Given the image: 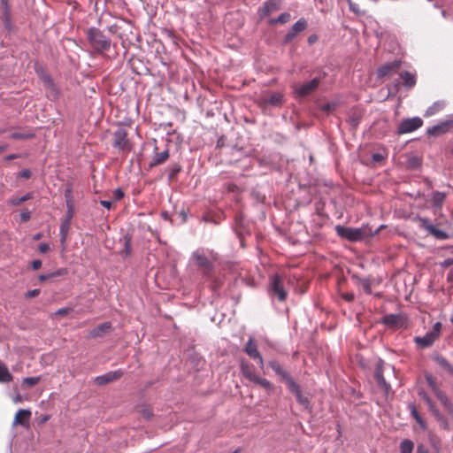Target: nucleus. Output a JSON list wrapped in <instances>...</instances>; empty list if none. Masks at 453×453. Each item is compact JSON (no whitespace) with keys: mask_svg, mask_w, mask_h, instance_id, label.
I'll list each match as a JSON object with an SVG mask.
<instances>
[{"mask_svg":"<svg viewBox=\"0 0 453 453\" xmlns=\"http://www.w3.org/2000/svg\"><path fill=\"white\" fill-rule=\"evenodd\" d=\"M453 265V257H449V258H446L444 259L441 263V265L442 267H449L450 265Z\"/></svg>","mask_w":453,"mask_h":453,"instance_id":"bf43d9fd","label":"nucleus"},{"mask_svg":"<svg viewBox=\"0 0 453 453\" xmlns=\"http://www.w3.org/2000/svg\"><path fill=\"white\" fill-rule=\"evenodd\" d=\"M65 204L68 205V204H74V199H73V193H72V188H67L65 191Z\"/></svg>","mask_w":453,"mask_h":453,"instance_id":"a18cd8bd","label":"nucleus"},{"mask_svg":"<svg viewBox=\"0 0 453 453\" xmlns=\"http://www.w3.org/2000/svg\"><path fill=\"white\" fill-rule=\"evenodd\" d=\"M418 220L419 226L425 229L434 239L441 241L449 239V235L445 231L437 228L427 218L419 217Z\"/></svg>","mask_w":453,"mask_h":453,"instance_id":"1a4fd4ad","label":"nucleus"},{"mask_svg":"<svg viewBox=\"0 0 453 453\" xmlns=\"http://www.w3.org/2000/svg\"><path fill=\"white\" fill-rule=\"evenodd\" d=\"M320 83L319 78H313L308 82H304L295 88L296 96L304 97L315 91Z\"/></svg>","mask_w":453,"mask_h":453,"instance_id":"ddd939ff","label":"nucleus"},{"mask_svg":"<svg viewBox=\"0 0 453 453\" xmlns=\"http://www.w3.org/2000/svg\"><path fill=\"white\" fill-rule=\"evenodd\" d=\"M446 198V194L440 191H434L432 194V203L433 206L435 209H441L442 206V203Z\"/></svg>","mask_w":453,"mask_h":453,"instance_id":"c85d7f7f","label":"nucleus"},{"mask_svg":"<svg viewBox=\"0 0 453 453\" xmlns=\"http://www.w3.org/2000/svg\"><path fill=\"white\" fill-rule=\"evenodd\" d=\"M113 146L119 150H127L128 147V139L127 131L120 127L114 132Z\"/></svg>","mask_w":453,"mask_h":453,"instance_id":"4468645a","label":"nucleus"},{"mask_svg":"<svg viewBox=\"0 0 453 453\" xmlns=\"http://www.w3.org/2000/svg\"><path fill=\"white\" fill-rule=\"evenodd\" d=\"M283 380L287 383L289 391L292 392L294 395H296L301 391L299 385L293 380V378L290 375L286 377Z\"/></svg>","mask_w":453,"mask_h":453,"instance_id":"72a5a7b5","label":"nucleus"},{"mask_svg":"<svg viewBox=\"0 0 453 453\" xmlns=\"http://www.w3.org/2000/svg\"><path fill=\"white\" fill-rule=\"evenodd\" d=\"M18 176L23 179H28L31 176V171L29 169H23L18 173Z\"/></svg>","mask_w":453,"mask_h":453,"instance_id":"603ef678","label":"nucleus"},{"mask_svg":"<svg viewBox=\"0 0 453 453\" xmlns=\"http://www.w3.org/2000/svg\"><path fill=\"white\" fill-rule=\"evenodd\" d=\"M434 361L444 370H446L449 373L453 375V365H451L449 361L442 356L437 355L434 357Z\"/></svg>","mask_w":453,"mask_h":453,"instance_id":"c756f323","label":"nucleus"},{"mask_svg":"<svg viewBox=\"0 0 453 453\" xmlns=\"http://www.w3.org/2000/svg\"><path fill=\"white\" fill-rule=\"evenodd\" d=\"M337 104L335 102H329L320 106L321 111L326 113H331L335 110Z\"/></svg>","mask_w":453,"mask_h":453,"instance_id":"c03bdc74","label":"nucleus"},{"mask_svg":"<svg viewBox=\"0 0 453 453\" xmlns=\"http://www.w3.org/2000/svg\"><path fill=\"white\" fill-rule=\"evenodd\" d=\"M409 409L411 411V416L414 418V419L417 421V423L423 428H425V421L421 418V416L418 414L414 403H409Z\"/></svg>","mask_w":453,"mask_h":453,"instance_id":"c9c22d12","label":"nucleus"},{"mask_svg":"<svg viewBox=\"0 0 453 453\" xmlns=\"http://www.w3.org/2000/svg\"><path fill=\"white\" fill-rule=\"evenodd\" d=\"M335 231L341 238L346 239L349 242H360L366 237L375 235L379 232V229L372 231L368 226L354 228L337 225L335 226Z\"/></svg>","mask_w":453,"mask_h":453,"instance_id":"f257e3e1","label":"nucleus"},{"mask_svg":"<svg viewBox=\"0 0 453 453\" xmlns=\"http://www.w3.org/2000/svg\"><path fill=\"white\" fill-rule=\"evenodd\" d=\"M120 254L125 257H128L131 254V238L127 235L124 237V249L120 251Z\"/></svg>","mask_w":453,"mask_h":453,"instance_id":"a19ab883","label":"nucleus"},{"mask_svg":"<svg viewBox=\"0 0 453 453\" xmlns=\"http://www.w3.org/2000/svg\"><path fill=\"white\" fill-rule=\"evenodd\" d=\"M191 258L203 275H209L213 269V263L217 260V254L212 250L198 249L192 253Z\"/></svg>","mask_w":453,"mask_h":453,"instance_id":"7ed1b4c3","label":"nucleus"},{"mask_svg":"<svg viewBox=\"0 0 453 453\" xmlns=\"http://www.w3.org/2000/svg\"><path fill=\"white\" fill-rule=\"evenodd\" d=\"M244 351L250 358L257 357L258 354H260V352L257 350V346L253 337H250L248 340L244 348Z\"/></svg>","mask_w":453,"mask_h":453,"instance_id":"393cba45","label":"nucleus"},{"mask_svg":"<svg viewBox=\"0 0 453 453\" xmlns=\"http://www.w3.org/2000/svg\"><path fill=\"white\" fill-rule=\"evenodd\" d=\"M349 122L351 123V125L353 127H356L359 123V119H358V117H354V116L350 117Z\"/></svg>","mask_w":453,"mask_h":453,"instance_id":"774afa93","label":"nucleus"},{"mask_svg":"<svg viewBox=\"0 0 453 453\" xmlns=\"http://www.w3.org/2000/svg\"><path fill=\"white\" fill-rule=\"evenodd\" d=\"M374 377L378 386L384 391L386 395H388L391 389V386L388 383L383 375V368L380 364H379L375 369Z\"/></svg>","mask_w":453,"mask_h":453,"instance_id":"a211bd4d","label":"nucleus"},{"mask_svg":"<svg viewBox=\"0 0 453 453\" xmlns=\"http://www.w3.org/2000/svg\"><path fill=\"white\" fill-rule=\"evenodd\" d=\"M342 298L348 302H352L355 298V295L353 293H345L342 295Z\"/></svg>","mask_w":453,"mask_h":453,"instance_id":"680f3d73","label":"nucleus"},{"mask_svg":"<svg viewBox=\"0 0 453 453\" xmlns=\"http://www.w3.org/2000/svg\"><path fill=\"white\" fill-rule=\"evenodd\" d=\"M70 226H71V222H69L67 220H62L60 227H59V235H60V243L63 248L65 247Z\"/></svg>","mask_w":453,"mask_h":453,"instance_id":"bb28decb","label":"nucleus"},{"mask_svg":"<svg viewBox=\"0 0 453 453\" xmlns=\"http://www.w3.org/2000/svg\"><path fill=\"white\" fill-rule=\"evenodd\" d=\"M12 380V375L6 365L0 364V382H10Z\"/></svg>","mask_w":453,"mask_h":453,"instance_id":"473e14b6","label":"nucleus"},{"mask_svg":"<svg viewBox=\"0 0 453 453\" xmlns=\"http://www.w3.org/2000/svg\"><path fill=\"white\" fill-rule=\"evenodd\" d=\"M74 212H75L74 204L66 205V211H65V218L63 219V220H67L69 222H72V219L74 216Z\"/></svg>","mask_w":453,"mask_h":453,"instance_id":"79ce46f5","label":"nucleus"},{"mask_svg":"<svg viewBox=\"0 0 453 453\" xmlns=\"http://www.w3.org/2000/svg\"><path fill=\"white\" fill-rule=\"evenodd\" d=\"M241 371L243 376L250 380V381H253L257 374L252 372L250 365L247 363H242L241 364Z\"/></svg>","mask_w":453,"mask_h":453,"instance_id":"2f4dec72","label":"nucleus"},{"mask_svg":"<svg viewBox=\"0 0 453 453\" xmlns=\"http://www.w3.org/2000/svg\"><path fill=\"white\" fill-rule=\"evenodd\" d=\"M180 171V167L178 165H173V166L171 168L170 177L174 176V175H175V174H177Z\"/></svg>","mask_w":453,"mask_h":453,"instance_id":"e2e57ef3","label":"nucleus"},{"mask_svg":"<svg viewBox=\"0 0 453 453\" xmlns=\"http://www.w3.org/2000/svg\"><path fill=\"white\" fill-rule=\"evenodd\" d=\"M169 157V150L166 149L162 152H156L153 156L151 162L150 163V167L161 165L165 162Z\"/></svg>","mask_w":453,"mask_h":453,"instance_id":"a878e982","label":"nucleus"},{"mask_svg":"<svg viewBox=\"0 0 453 453\" xmlns=\"http://www.w3.org/2000/svg\"><path fill=\"white\" fill-rule=\"evenodd\" d=\"M100 204H101L103 207H104V208H106V209H108V210H110V209L111 208V201L101 200V201H100Z\"/></svg>","mask_w":453,"mask_h":453,"instance_id":"69168bd1","label":"nucleus"},{"mask_svg":"<svg viewBox=\"0 0 453 453\" xmlns=\"http://www.w3.org/2000/svg\"><path fill=\"white\" fill-rule=\"evenodd\" d=\"M445 106H446L445 101L434 102L431 106H429L426 109V111L425 112V117H431V116L436 114L437 112H439L440 111L444 109Z\"/></svg>","mask_w":453,"mask_h":453,"instance_id":"cd10ccee","label":"nucleus"},{"mask_svg":"<svg viewBox=\"0 0 453 453\" xmlns=\"http://www.w3.org/2000/svg\"><path fill=\"white\" fill-rule=\"evenodd\" d=\"M280 0H267L263 6L258 9V15L260 18L269 16L272 12L277 11L280 7Z\"/></svg>","mask_w":453,"mask_h":453,"instance_id":"dca6fc26","label":"nucleus"},{"mask_svg":"<svg viewBox=\"0 0 453 453\" xmlns=\"http://www.w3.org/2000/svg\"><path fill=\"white\" fill-rule=\"evenodd\" d=\"M442 325L441 322H436L433 326L432 330L426 332L424 336H416L414 342L420 349L431 347L434 342L440 337Z\"/></svg>","mask_w":453,"mask_h":453,"instance_id":"20e7f679","label":"nucleus"},{"mask_svg":"<svg viewBox=\"0 0 453 453\" xmlns=\"http://www.w3.org/2000/svg\"><path fill=\"white\" fill-rule=\"evenodd\" d=\"M71 309L68 308V307H63V308H60L58 309L55 314L56 315H59V316H65V315H67L69 312H70Z\"/></svg>","mask_w":453,"mask_h":453,"instance_id":"864d4df0","label":"nucleus"},{"mask_svg":"<svg viewBox=\"0 0 453 453\" xmlns=\"http://www.w3.org/2000/svg\"><path fill=\"white\" fill-rule=\"evenodd\" d=\"M423 125L419 117H413L403 119L398 126V134H408L418 129Z\"/></svg>","mask_w":453,"mask_h":453,"instance_id":"9b49d317","label":"nucleus"},{"mask_svg":"<svg viewBox=\"0 0 453 453\" xmlns=\"http://www.w3.org/2000/svg\"><path fill=\"white\" fill-rule=\"evenodd\" d=\"M381 323L387 327L394 330L405 329L409 326L408 318L403 313H390L383 316Z\"/></svg>","mask_w":453,"mask_h":453,"instance_id":"39448f33","label":"nucleus"},{"mask_svg":"<svg viewBox=\"0 0 453 453\" xmlns=\"http://www.w3.org/2000/svg\"><path fill=\"white\" fill-rule=\"evenodd\" d=\"M269 366L282 379L284 380L289 374L286 372L282 366L275 360L269 362Z\"/></svg>","mask_w":453,"mask_h":453,"instance_id":"7c9ffc66","label":"nucleus"},{"mask_svg":"<svg viewBox=\"0 0 453 453\" xmlns=\"http://www.w3.org/2000/svg\"><path fill=\"white\" fill-rule=\"evenodd\" d=\"M308 26L307 20L304 18L299 19L290 28V30L285 35L282 43L288 44L292 42L297 34L304 31Z\"/></svg>","mask_w":453,"mask_h":453,"instance_id":"f8f14e48","label":"nucleus"},{"mask_svg":"<svg viewBox=\"0 0 453 453\" xmlns=\"http://www.w3.org/2000/svg\"><path fill=\"white\" fill-rule=\"evenodd\" d=\"M61 274V272L60 271H57V272H54V273H48V274H41L39 275L38 279L40 281H44L50 278H53V277H56V276H58Z\"/></svg>","mask_w":453,"mask_h":453,"instance_id":"09e8293b","label":"nucleus"},{"mask_svg":"<svg viewBox=\"0 0 453 453\" xmlns=\"http://www.w3.org/2000/svg\"><path fill=\"white\" fill-rule=\"evenodd\" d=\"M318 41V36L317 35L313 34V35H311L308 39H307V42L309 44H313L315 43L316 42Z\"/></svg>","mask_w":453,"mask_h":453,"instance_id":"0e129e2a","label":"nucleus"},{"mask_svg":"<svg viewBox=\"0 0 453 453\" xmlns=\"http://www.w3.org/2000/svg\"><path fill=\"white\" fill-rule=\"evenodd\" d=\"M289 19H290V14L288 12H283V13L280 14L278 16V18L271 19L270 23L271 24H276V23L285 24V23L288 22Z\"/></svg>","mask_w":453,"mask_h":453,"instance_id":"ea45409f","label":"nucleus"},{"mask_svg":"<svg viewBox=\"0 0 453 453\" xmlns=\"http://www.w3.org/2000/svg\"><path fill=\"white\" fill-rule=\"evenodd\" d=\"M31 417V411L27 409H20L15 415L14 424H19L26 426L28 424V420Z\"/></svg>","mask_w":453,"mask_h":453,"instance_id":"4be33fe9","label":"nucleus"},{"mask_svg":"<svg viewBox=\"0 0 453 453\" xmlns=\"http://www.w3.org/2000/svg\"><path fill=\"white\" fill-rule=\"evenodd\" d=\"M123 374L124 372L120 369L111 371L104 374L96 377L95 381L96 382V384L102 386L120 379Z\"/></svg>","mask_w":453,"mask_h":453,"instance_id":"2eb2a0df","label":"nucleus"},{"mask_svg":"<svg viewBox=\"0 0 453 453\" xmlns=\"http://www.w3.org/2000/svg\"><path fill=\"white\" fill-rule=\"evenodd\" d=\"M268 293L270 296H276L280 302L287 298L288 292L285 290L282 279L279 274H273L270 277Z\"/></svg>","mask_w":453,"mask_h":453,"instance_id":"423d86ee","label":"nucleus"},{"mask_svg":"<svg viewBox=\"0 0 453 453\" xmlns=\"http://www.w3.org/2000/svg\"><path fill=\"white\" fill-rule=\"evenodd\" d=\"M39 294H40V289L35 288V289H32V290L27 291L25 294V297L26 298H33V297L37 296Z\"/></svg>","mask_w":453,"mask_h":453,"instance_id":"3c124183","label":"nucleus"},{"mask_svg":"<svg viewBox=\"0 0 453 453\" xmlns=\"http://www.w3.org/2000/svg\"><path fill=\"white\" fill-rule=\"evenodd\" d=\"M38 250L41 253H46L50 250V246H49V244H47L45 242L40 243L38 246Z\"/></svg>","mask_w":453,"mask_h":453,"instance_id":"6e6d98bb","label":"nucleus"},{"mask_svg":"<svg viewBox=\"0 0 453 453\" xmlns=\"http://www.w3.org/2000/svg\"><path fill=\"white\" fill-rule=\"evenodd\" d=\"M41 380L40 376L36 377H26L23 379L22 383L27 385V387H33L36 385Z\"/></svg>","mask_w":453,"mask_h":453,"instance_id":"37998d69","label":"nucleus"},{"mask_svg":"<svg viewBox=\"0 0 453 453\" xmlns=\"http://www.w3.org/2000/svg\"><path fill=\"white\" fill-rule=\"evenodd\" d=\"M113 195L116 200H120L124 197V192L121 188L115 189Z\"/></svg>","mask_w":453,"mask_h":453,"instance_id":"4d7b16f0","label":"nucleus"},{"mask_svg":"<svg viewBox=\"0 0 453 453\" xmlns=\"http://www.w3.org/2000/svg\"><path fill=\"white\" fill-rule=\"evenodd\" d=\"M417 453H429L428 449L422 444L418 445Z\"/></svg>","mask_w":453,"mask_h":453,"instance_id":"338daca9","label":"nucleus"},{"mask_svg":"<svg viewBox=\"0 0 453 453\" xmlns=\"http://www.w3.org/2000/svg\"><path fill=\"white\" fill-rule=\"evenodd\" d=\"M414 444L411 440H403L400 443V453H412Z\"/></svg>","mask_w":453,"mask_h":453,"instance_id":"4c0bfd02","label":"nucleus"},{"mask_svg":"<svg viewBox=\"0 0 453 453\" xmlns=\"http://www.w3.org/2000/svg\"><path fill=\"white\" fill-rule=\"evenodd\" d=\"M111 328V323L107 321L100 324L89 332V336L93 338L100 337L104 333L109 332Z\"/></svg>","mask_w":453,"mask_h":453,"instance_id":"b1692460","label":"nucleus"},{"mask_svg":"<svg viewBox=\"0 0 453 453\" xmlns=\"http://www.w3.org/2000/svg\"><path fill=\"white\" fill-rule=\"evenodd\" d=\"M259 386H261L262 388H264L265 389L270 391L273 388V385L266 379L265 378H261L259 376H256L254 380L252 381Z\"/></svg>","mask_w":453,"mask_h":453,"instance_id":"f704fd0d","label":"nucleus"},{"mask_svg":"<svg viewBox=\"0 0 453 453\" xmlns=\"http://www.w3.org/2000/svg\"><path fill=\"white\" fill-rule=\"evenodd\" d=\"M31 266L34 270H38L42 266V261L39 259H35L32 262Z\"/></svg>","mask_w":453,"mask_h":453,"instance_id":"052dcab7","label":"nucleus"},{"mask_svg":"<svg viewBox=\"0 0 453 453\" xmlns=\"http://www.w3.org/2000/svg\"><path fill=\"white\" fill-rule=\"evenodd\" d=\"M451 131H453V115L448 116L445 120L427 128L426 134L430 136H439Z\"/></svg>","mask_w":453,"mask_h":453,"instance_id":"9d476101","label":"nucleus"},{"mask_svg":"<svg viewBox=\"0 0 453 453\" xmlns=\"http://www.w3.org/2000/svg\"><path fill=\"white\" fill-rule=\"evenodd\" d=\"M348 4H349V10L356 13V14H359L360 12H359V7H358V4L352 2L351 0H348Z\"/></svg>","mask_w":453,"mask_h":453,"instance_id":"8fccbe9b","label":"nucleus"},{"mask_svg":"<svg viewBox=\"0 0 453 453\" xmlns=\"http://www.w3.org/2000/svg\"><path fill=\"white\" fill-rule=\"evenodd\" d=\"M361 283H362V287H363L364 291L366 294H371L372 293V286H371L370 280L363 279V280H361Z\"/></svg>","mask_w":453,"mask_h":453,"instance_id":"de8ad7c7","label":"nucleus"},{"mask_svg":"<svg viewBox=\"0 0 453 453\" xmlns=\"http://www.w3.org/2000/svg\"><path fill=\"white\" fill-rule=\"evenodd\" d=\"M0 19L5 30H12V0H0Z\"/></svg>","mask_w":453,"mask_h":453,"instance_id":"6e6552de","label":"nucleus"},{"mask_svg":"<svg viewBox=\"0 0 453 453\" xmlns=\"http://www.w3.org/2000/svg\"><path fill=\"white\" fill-rule=\"evenodd\" d=\"M32 198H33V194L32 193H27V194H25L24 196H22L20 197L11 198L9 200V203L13 205V206H17V205L20 204L21 203L28 201V200H30Z\"/></svg>","mask_w":453,"mask_h":453,"instance_id":"e433bc0d","label":"nucleus"},{"mask_svg":"<svg viewBox=\"0 0 453 453\" xmlns=\"http://www.w3.org/2000/svg\"><path fill=\"white\" fill-rule=\"evenodd\" d=\"M87 39L97 54H102L110 50L111 42L99 28L92 27L87 31Z\"/></svg>","mask_w":453,"mask_h":453,"instance_id":"f03ea898","label":"nucleus"},{"mask_svg":"<svg viewBox=\"0 0 453 453\" xmlns=\"http://www.w3.org/2000/svg\"><path fill=\"white\" fill-rule=\"evenodd\" d=\"M283 102V96L280 92H274L267 97H262L260 99L261 105H271L274 107L280 106Z\"/></svg>","mask_w":453,"mask_h":453,"instance_id":"412c9836","label":"nucleus"},{"mask_svg":"<svg viewBox=\"0 0 453 453\" xmlns=\"http://www.w3.org/2000/svg\"><path fill=\"white\" fill-rule=\"evenodd\" d=\"M30 218H31V212L29 211H25L20 213V219L23 222L29 220Z\"/></svg>","mask_w":453,"mask_h":453,"instance_id":"5fc2aeb1","label":"nucleus"},{"mask_svg":"<svg viewBox=\"0 0 453 453\" xmlns=\"http://www.w3.org/2000/svg\"><path fill=\"white\" fill-rule=\"evenodd\" d=\"M253 359L257 362L259 368L264 370L265 364H264V359H263L262 355L258 354V357H253Z\"/></svg>","mask_w":453,"mask_h":453,"instance_id":"13d9d810","label":"nucleus"},{"mask_svg":"<svg viewBox=\"0 0 453 453\" xmlns=\"http://www.w3.org/2000/svg\"><path fill=\"white\" fill-rule=\"evenodd\" d=\"M40 79L42 81L45 88L51 93V95L54 97H58V89L57 86L55 85L53 80L50 76L49 73L44 72L43 70H41V72L38 73Z\"/></svg>","mask_w":453,"mask_h":453,"instance_id":"6ab92c4d","label":"nucleus"},{"mask_svg":"<svg viewBox=\"0 0 453 453\" xmlns=\"http://www.w3.org/2000/svg\"><path fill=\"white\" fill-rule=\"evenodd\" d=\"M11 137L15 140L30 139L35 137L33 132H13L11 134Z\"/></svg>","mask_w":453,"mask_h":453,"instance_id":"58836bf2","label":"nucleus"},{"mask_svg":"<svg viewBox=\"0 0 453 453\" xmlns=\"http://www.w3.org/2000/svg\"><path fill=\"white\" fill-rule=\"evenodd\" d=\"M426 379L428 386L430 387L435 396L441 402V403L445 408L447 412L453 417V404L449 401L448 396L440 389V388L437 386L436 382L434 380L431 375L426 376Z\"/></svg>","mask_w":453,"mask_h":453,"instance_id":"0eeeda50","label":"nucleus"},{"mask_svg":"<svg viewBox=\"0 0 453 453\" xmlns=\"http://www.w3.org/2000/svg\"><path fill=\"white\" fill-rule=\"evenodd\" d=\"M424 399L426 400L428 407H429V410L432 411V413L434 414V416L435 417V418L437 419V421L440 423V426L444 428V429H448L449 428V424L446 420V418L443 417V415L435 408V405L434 403L431 401V399L425 395L424 396Z\"/></svg>","mask_w":453,"mask_h":453,"instance_id":"aec40b11","label":"nucleus"},{"mask_svg":"<svg viewBox=\"0 0 453 453\" xmlns=\"http://www.w3.org/2000/svg\"><path fill=\"white\" fill-rule=\"evenodd\" d=\"M399 80L402 81L403 85L407 88H413L416 84L415 75L407 71L402 72L399 74Z\"/></svg>","mask_w":453,"mask_h":453,"instance_id":"5701e85b","label":"nucleus"},{"mask_svg":"<svg viewBox=\"0 0 453 453\" xmlns=\"http://www.w3.org/2000/svg\"><path fill=\"white\" fill-rule=\"evenodd\" d=\"M400 65L401 62L399 60H394L392 62L382 65L377 70L378 77L382 78L385 76L391 75L400 67Z\"/></svg>","mask_w":453,"mask_h":453,"instance_id":"f3484780","label":"nucleus"},{"mask_svg":"<svg viewBox=\"0 0 453 453\" xmlns=\"http://www.w3.org/2000/svg\"><path fill=\"white\" fill-rule=\"evenodd\" d=\"M296 397V400L297 402L303 405L304 408H308L309 407V400L306 396H303L302 395V392L300 391L299 393H297L296 395H295Z\"/></svg>","mask_w":453,"mask_h":453,"instance_id":"49530a36","label":"nucleus"}]
</instances>
